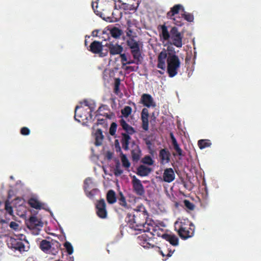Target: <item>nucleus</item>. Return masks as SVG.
Returning a JSON list of instances; mask_svg holds the SVG:
<instances>
[{"label":"nucleus","mask_w":261,"mask_h":261,"mask_svg":"<svg viewBox=\"0 0 261 261\" xmlns=\"http://www.w3.org/2000/svg\"><path fill=\"white\" fill-rule=\"evenodd\" d=\"M148 216L145 207L141 205L139 209L136 211L135 214L127 213L125 220L132 228L136 230H142L145 227Z\"/></svg>","instance_id":"nucleus-1"},{"label":"nucleus","mask_w":261,"mask_h":261,"mask_svg":"<svg viewBox=\"0 0 261 261\" xmlns=\"http://www.w3.org/2000/svg\"><path fill=\"white\" fill-rule=\"evenodd\" d=\"M175 230L183 240L192 237L194 234V225L188 219L176 221L174 223Z\"/></svg>","instance_id":"nucleus-2"},{"label":"nucleus","mask_w":261,"mask_h":261,"mask_svg":"<svg viewBox=\"0 0 261 261\" xmlns=\"http://www.w3.org/2000/svg\"><path fill=\"white\" fill-rule=\"evenodd\" d=\"M167 72L170 77H173L178 73L180 67V61L178 57L175 54H169L167 57Z\"/></svg>","instance_id":"nucleus-3"},{"label":"nucleus","mask_w":261,"mask_h":261,"mask_svg":"<svg viewBox=\"0 0 261 261\" xmlns=\"http://www.w3.org/2000/svg\"><path fill=\"white\" fill-rule=\"evenodd\" d=\"M28 227L32 230L33 233L37 235L43 227L42 222L36 216H31L27 223Z\"/></svg>","instance_id":"nucleus-4"},{"label":"nucleus","mask_w":261,"mask_h":261,"mask_svg":"<svg viewBox=\"0 0 261 261\" xmlns=\"http://www.w3.org/2000/svg\"><path fill=\"white\" fill-rule=\"evenodd\" d=\"M92 112L85 110L82 106H77L75 109L74 119L75 120L81 122L88 120V117L92 118Z\"/></svg>","instance_id":"nucleus-5"},{"label":"nucleus","mask_w":261,"mask_h":261,"mask_svg":"<svg viewBox=\"0 0 261 261\" xmlns=\"http://www.w3.org/2000/svg\"><path fill=\"white\" fill-rule=\"evenodd\" d=\"M144 226L142 230L144 232H148L152 238L154 236H157L163 238L164 235L167 234L165 233L164 230L160 228L159 226H153L146 223Z\"/></svg>","instance_id":"nucleus-6"},{"label":"nucleus","mask_w":261,"mask_h":261,"mask_svg":"<svg viewBox=\"0 0 261 261\" xmlns=\"http://www.w3.org/2000/svg\"><path fill=\"white\" fill-rule=\"evenodd\" d=\"M183 35L178 31L176 27H172L170 30V38L172 41V44L177 47L180 48L182 46Z\"/></svg>","instance_id":"nucleus-7"},{"label":"nucleus","mask_w":261,"mask_h":261,"mask_svg":"<svg viewBox=\"0 0 261 261\" xmlns=\"http://www.w3.org/2000/svg\"><path fill=\"white\" fill-rule=\"evenodd\" d=\"M96 213L101 219H106L108 216L106 203L103 199L97 200L95 206Z\"/></svg>","instance_id":"nucleus-8"},{"label":"nucleus","mask_w":261,"mask_h":261,"mask_svg":"<svg viewBox=\"0 0 261 261\" xmlns=\"http://www.w3.org/2000/svg\"><path fill=\"white\" fill-rule=\"evenodd\" d=\"M88 50L93 54H99L100 57H105L108 53L107 51L106 53H102L103 45L102 43L98 41H93L89 46L87 48Z\"/></svg>","instance_id":"nucleus-9"},{"label":"nucleus","mask_w":261,"mask_h":261,"mask_svg":"<svg viewBox=\"0 0 261 261\" xmlns=\"http://www.w3.org/2000/svg\"><path fill=\"white\" fill-rule=\"evenodd\" d=\"M167 57V53L165 49L160 52L158 56L157 67L162 70H157L156 72L161 74H163L164 73V71L166 69V60Z\"/></svg>","instance_id":"nucleus-10"},{"label":"nucleus","mask_w":261,"mask_h":261,"mask_svg":"<svg viewBox=\"0 0 261 261\" xmlns=\"http://www.w3.org/2000/svg\"><path fill=\"white\" fill-rule=\"evenodd\" d=\"M138 238L140 240V244L145 248H150L155 247L154 245V241L152 237L149 234H143L139 236Z\"/></svg>","instance_id":"nucleus-11"},{"label":"nucleus","mask_w":261,"mask_h":261,"mask_svg":"<svg viewBox=\"0 0 261 261\" xmlns=\"http://www.w3.org/2000/svg\"><path fill=\"white\" fill-rule=\"evenodd\" d=\"M132 185L134 192L138 196H143L145 194V190L141 181L135 175L133 176Z\"/></svg>","instance_id":"nucleus-12"},{"label":"nucleus","mask_w":261,"mask_h":261,"mask_svg":"<svg viewBox=\"0 0 261 261\" xmlns=\"http://www.w3.org/2000/svg\"><path fill=\"white\" fill-rule=\"evenodd\" d=\"M131 155L133 162H137L140 159L141 156V150L138 144L133 141L131 143Z\"/></svg>","instance_id":"nucleus-13"},{"label":"nucleus","mask_w":261,"mask_h":261,"mask_svg":"<svg viewBox=\"0 0 261 261\" xmlns=\"http://www.w3.org/2000/svg\"><path fill=\"white\" fill-rule=\"evenodd\" d=\"M140 102L147 108L155 107L156 106L152 97L149 94H143L141 97Z\"/></svg>","instance_id":"nucleus-14"},{"label":"nucleus","mask_w":261,"mask_h":261,"mask_svg":"<svg viewBox=\"0 0 261 261\" xmlns=\"http://www.w3.org/2000/svg\"><path fill=\"white\" fill-rule=\"evenodd\" d=\"M8 245L10 247L20 251L23 250L24 248V245L21 241L13 238H10Z\"/></svg>","instance_id":"nucleus-15"},{"label":"nucleus","mask_w":261,"mask_h":261,"mask_svg":"<svg viewBox=\"0 0 261 261\" xmlns=\"http://www.w3.org/2000/svg\"><path fill=\"white\" fill-rule=\"evenodd\" d=\"M148 117L149 112L148 109L147 108H143L141 114V118L142 127L145 131L148 130Z\"/></svg>","instance_id":"nucleus-16"},{"label":"nucleus","mask_w":261,"mask_h":261,"mask_svg":"<svg viewBox=\"0 0 261 261\" xmlns=\"http://www.w3.org/2000/svg\"><path fill=\"white\" fill-rule=\"evenodd\" d=\"M163 180L167 182H171L175 179V175L174 170L171 168L165 169L163 175Z\"/></svg>","instance_id":"nucleus-17"},{"label":"nucleus","mask_w":261,"mask_h":261,"mask_svg":"<svg viewBox=\"0 0 261 261\" xmlns=\"http://www.w3.org/2000/svg\"><path fill=\"white\" fill-rule=\"evenodd\" d=\"M185 8L182 5L180 4L175 5L173 7L171 8L170 10L167 13V16L169 19H172L173 17L177 14L179 11L183 12Z\"/></svg>","instance_id":"nucleus-18"},{"label":"nucleus","mask_w":261,"mask_h":261,"mask_svg":"<svg viewBox=\"0 0 261 261\" xmlns=\"http://www.w3.org/2000/svg\"><path fill=\"white\" fill-rule=\"evenodd\" d=\"M107 46L109 49L110 54L112 56L120 55L123 50V48L117 44H113L112 43L108 44Z\"/></svg>","instance_id":"nucleus-19"},{"label":"nucleus","mask_w":261,"mask_h":261,"mask_svg":"<svg viewBox=\"0 0 261 261\" xmlns=\"http://www.w3.org/2000/svg\"><path fill=\"white\" fill-rule=\"evenodd\" d=\"M158 29L159 30H161V31L160 33V37L161 40L167 41L170 39V32L168 31V28L165 24L159 25Z\"/></svg>","instance_id":"nucleus-20"},{"label":"nucleus","mask_w":261,"mask_h":261,"mask_svg":"<svg viewBox=\"0 0 261 261\" xmlns=\"http://www.w3.org/2000/svg\"><path fill=\"white\" fill-rule=\"evenodd\" d=\"M130 140L131 137L128 134L124 133L121 134L120 142L122 144V147L124 150H128L129 149V144L132 142Z\"/></svg>","instance_id":"nucleus-21"},{"label":"nucleus","mask_w":261,"mask_h":261,"mask_svg":"<svg viewBox=\"0 0 261 261\" xmlns=\"http://www.w3.org/2000/svg\"><path fill=\"white\" fill-rule=\"evenodd\" d=\"M170 153L166 149H162L159 152V157L162 164L168 163L170 161Z\"/></svg>","instance_id":"nucleus-22"},{"label":"nucleus","mask_w":261,"mask_h":261,"mask_svg":"<svg viewBox=\"0 0 261 261\" xmlns=\"http://www.w3.org/2000/svg\"><path fill=\"white\" fill-rule=\"evenodd\" d=\"M151 168L141 165L137 168V174L142 177L146 176L151 172Z\"/></svg>","instance_id":"nucleus-23"},{"label":"nucleus","mask_w":261,"mask_h":261,"mask_svg":"<svg viewBox=\"0 0 261 261\" xmlns=\"http://www.w3.org/2000/svg\"><path fill=\"white\" fill-rule=\"evenodd\" d=\"M163 239L169 242L170 244L174 246H177L179 243L178 237L174 234H168L164 235Z\"/></svg>","instance_id":"nucleus-24"},{"label":"nucleus","mask_w":261,"mask_h":261,"mask_svg":"<svg viewBox=\"0 0 261 261\" xmlns=\"http://www.w3.org/2000/svg\"><path fill=\"white\" fill-rule=\"evenodd\" d=\"M119 123L123 129H124L127 134L132 135L135 133V130L134 128L129 125L123 119H121Z\"/></svg>","instance_id":"nucleus-25"},{"label":"nucleus","mask_w":261,"mask_h":261,"mask_svg":"<svg viewBox=\"0 0 261 261\" xmlns=\"http://www.w3.org/2000/svg\"><path fill=\"white\" fill-rule=\"evenodd\" d=\"M95 137V145L99 146L102 145L104 139V136L101 129L98 128L94 133Z\"/></svg>","instance_id":"nucleus-26"},{"label":"nucleus","mask_w":261,"mask_h":261,"mask_svg":"<svg viewBox=\"0 0 261 261\" xmlns=\"http://www.w3.org/2000/svg\"><path fill=\"white\" fill-rule=\"evenodd\" d=\"M60 246L59 242L52 240V243L47 253L56 255L59 251Z\"/></svg>","instance_id":"nucleus-27"},{"label":"nucleus","mask_w":261,"mask_h":261,"mask_svg":"<svg viewBox=\"0 0 261 261\" xmlns=\"http://www.w3.org/2000/svg\"><path fill=\"white\" fill-rule=\"evenodd\" d=\"M170 137L172 141V144L173 146L174 149L176 151L177 153L179 156H182L183 154L182 153V149L180 148L176 138L173 135V134L172 133H170Z\"/></svg>","instance_id":"nucleus-28"},{"label":"nucleus","mask_w":261,"mask_h":261,"mask_svg":"<svg viewBox=\"0 0 261 261\" xmlns=\"http://www.w3.org/2000/svg\"><path fill=\"white\" fill-rule=\"evenodd\" d=\"M117 201L118 204L125 209H128L129 205L127 204L125 197L121 192H120L117 197Z\"/></svg>","instance_id":"nucleus-29"},{"label":"nucleus","mask_w":261,"mask_h":261,"mask_svg":"<svg viewBox=\"0 0 261 261\" xmlns=\"http://www.w3.org/2000/svg\"><path fill=\"white\" fill-rule=\"evenodd\" d=\"M51 243H52V240L48 241L46 240H43L40 243L39 247L42 251L47 253L50 248Z\"/></svg>","instance_id":"nucleus-30"},{"label":"nucleus","mask_w":261,"mask_h":261,"mask_svg":"<svg viewBox=\"0 0 261 261\" xmlns=\"http://www.w3.org/2000/svg\"><path fill=\"white\" fill-rule=\"evenodd\" d=\"M106 198L109 204H113L117 201L116 193L113 190H110L108 192Z\"/></svg>","instance_id":"nucleus-31"},{"label":"nucleus","mask_w":261,"mask_h":261,"mask_svg":"<svg viewBox=\"0 0 261 261\" xmlns=\"http://www.w3.org/2000/svg\"><path fill=\"white\" fill-rule=\"evenodd\" d=\"M131 49V54L133 55V58H138L141 57V52L140 49L139 44L135 47H132Z\"/></svg>","instance_id":"nucleus-32"},{"label":"nucleus","mask_w":261,"mask_h":261,"mask_svg":"<svg viewBox=\"0 0 261 261\" xmlns=\"http://www.w3.org/2000/svg\"><path fill=\"white\" fill-rule=\"evenodd\" d=\"M28 203L32 207L36 209H40L41 207V204L39 201L34 198L30 199Z\"/></svg>","instance_id":"nucleus-33"},{"label":"nucleus","mask_w":261,"mask_h":261,"mask_svg":"<svg viewBox=\"0 0 261 261\" xmlns=\"http://www.w3.org/2000/svg\"><path fill=\"white\" fill-rule=\"evenodd\" d=\"M212 143L209 140H200L198 142V145L199 147L202 149L206 147L211 146Z\"/></svg>","instance_id":"nucleus-34"},{"label":"nucleus","mask_w":261,"mask_h":261,"mask_svg":"<svg viewBox=\"0 0 261 261\" xmlns=\"http://www.w3.org/2000/svg\"><path fill=\"white\" fill-rule=\"evenodd\" d=\"M181 17L184 18L185 20H187L188 22H191L194 20V16L193 14L186 12L185 10L181 14Z\"/></svg>","instance_id":"nucleus-35"},{"label":"nucleus","mask_w":261,"mask_h":261,"mask_svg":"<svg viewBox=\"0 0 261 261\" xmlns=\"http://www.w3.org/2000/svg\"><path fill=\"white\" fill-rule=\"evenodd\" d=\"M132 109L129 106H125L121 111V113L123 117L127 118L132 113Z\"/></svg>","instance_id":"nucleus-36"},{"label":"nucleus","mask_w":261,"mask_h":261,"mask_svg":"<svg viewBox=\"0 0 261 261\" xmlns=\"http://www.w3.org/2000/svg\"><path fill=\"white\" fill-rule=\"evenodd\" d=\"M110 33L113 37L118 38L121 35L122 31L117 28H114L111 30Z\"/></svg>","instance_id":"nucleus-37"},{"label":"nucleus","mask_w":261,"mask_h":261,"mask_svg":"<svg viewBox=\"0 0 261 261\" xmlns=\"http://www.w3.org/2000/svg\"><path fill=\"white\" fill-rule=\"evenodd\" d=\"M121 160L122 166L125 168H128L130 166V163L127 159L125 154L122 153L121 156Z\"/></svg>","instance_id":"nucleus-38"},{"label":"nucleus","mask_w":261,"mask_h":261,"mask_svg":"<svg viewBox=\"0 0 261 261\" xmlns=\"http://www.w3.org/2000/svg\"><path fill=\"white\" fill-rule=\"evenodd\" d=\"M142 163L144 164L148 165H152L154 163V161L152 160L151 157L149 155H145L141 161Z\"/></svg>","instance_id":"nucleus-39"},{"label":"nucleus","mask_w":261,"mask_h":261,"mask_svg":"<svg viewBox=\"0 0 261 261\" xmlns=\"http://www.w3.org/2000/svg\"><path fill=\"white\" fill-rule=\"evenodd\" d=\"M81 103H83L85 106L88 107V109H89V111H91V112H92L94 111L95 105L94 103L90 102L87 100H84L83 102Z\"/></svg>","instance_id":"nucleus-40"},{"label":"nucleus","mask_w":261,"mask_h":261,"mask_svg":"<svg viewBox=\"0 0 261 261\" xmlns=\"http://www.w3.org/2000/svg\"><path fill=\"white\" fill-rule=\"evenodd\" d=\"M123 173V170L121 169L120 163L118 162L115 166V168L114 169V173L115 176H119L122 174Z\"/></svg>","instance_id":"nucleus-41"},{"label":"nucleus","mask_w":261,"mask_h":261,"mask_svg":"<svg viewBox=\"0 0 261 261\" xmlns=\"http://www.w3.org/2000/svg\"><path fill=\"white\" fill-rule=\"evenodd\" d=\"M117 125L115 122H112L111 124L109 133L111 136H114L116 134Z\"/></svg>","instance_id":"nucleus-42"},{"label":"nucleus","mask_w":261,"mask_h":261,"mask_svg":"<svg viewBox=\"0 0 261 261\" xmlns=\"http://www.w3.org/2000/svg\"><path fill=\"white\" fill-rule=\"evenodd\" d=\"M92 184V180L89 177L87 178L84 180V190H85V192H87V190H89V189L90 188V186Z\"/></svg>","instance_id":"nucleus-43"},{"label":"nucleus","mask_w":261,"mask_h":261,"mask_svg":"<svg viewBox=\"0 0 261 261\" xmlns=\"http://www.w3.org/2000/svg\"><path fill=\"white\" fill-rule=\"evenodd\" d=\"M120 85V80L119 79H116L114 84V92L116 94H118L119 92V87Z\"/></svg>","instance_id":"nucleus-44"},{"label":"nucleus","mask_w":261,"mask_h":261,"mask_svg":"<svg viewBox=\"0 0 261 261\" xmlns=\"http://www.w3.org/2000/svg\"><path fill=\"white\" fill-rule=\"evenodd\" d=\"M174 21V23L176 25H177L178 27H181L184 24V22L182 19V17H173L172 19Z\"/></svg>","instance_id":"nucleus-45"},{"label":"nucleus","mask_w":261,"mask_h":261,"mask_svg":"<svg viewBox=\"0 0 261 261\" xmlns=\"http://www.w3.org/2000/svg\"><path fill=\"white\" fill-rule=\"evenodd\" d=\"M98 192V190L97 189L95 188V189H93L92 190H91L90 191H89L88 190L87 192H85V193H86V195L88 197L92 198L94 196V195H95Z\"/></svg>","instance_id":"nucleus-46"},{"label":"nucleus","mask_w":261,"mask_h":261,"mask_svg":"<svg viewBox=\"0 0 261 261\" xmlns=\"http://www.w3.org/2000/svg\"><path fill=\"white\" fill-rule=\"evenodd\" d=\"M64 246L66 248L67 253L68 254H71L73 252V249L71 245V244L68 242H66L64 243Z\"/></svg>","instance_id":"nucleus-47"},{"label":"nucleus","mask_w":261,"mask_h":261,"mask_svg":"<svg viewBox=\"0 0 261 261\" xmlns=\"http://www.w3.org/2000/svg\"><path fill=\"white\" fill-rule=\"evenodd\" d=\"M141 57H138V58H134V60H130L128 61H127L125 62V65L126 64H131L135 63L137 65L141 64L142 61H141Z\"/></svg>","instance_id":"nucleus-48"},{"label":"nucleus","mask_w":261,"mask_h":261,"mask_svg":"<svg viewBox=\"0 0 261 261\" xmlns=\"http://www.w3.org/2000/svg\"><path fill=\"white\" fill-rule=\"evenodd\" d=\"M127 44L130 48H132L133 47L137 46V45H138L139 43L134 39L131 38L129 40H127Z\"/></svg>","instance_id":"nucleus-49"},{"label":"nucleus","mask_w":261,"mask_h":261,"mask_svg":"<svg viewBox=\"0 0 261 261\" xmlns=\"http://www.w3.org/2000/svg\"><path fill=\"white\" fill-rule=\"evenodd\" d=\"M5 210L10 215H12L13 209L9 200H6L5 202Z\"/></svg>","instance_id":"nucleus-50"},{"label":"nucleus","mask_w":261,"mask_h":261,"mask_svg":"<svg viewBox=\"0 0 261 261\" xmlns=\"http://www.w3.org/2000/svg\"><path fill=\"white\" fill-rule=\"evenodd\" d=\"M185 206L190 210H193L194 209V205L193 203L191 202L188 200H185L184 201Z\"/></svg>","instance_id":"nucleus-51"},{"label":"nucleus","mask_w":261,"mask_h":261,"mask_svg":"<svg viewBox=\"0 0 261 261\" xmlns=\"http://www.w3.org/2000/svg\"><path fill=\"white\" fill-rule=\"evenodd\" d=\"M20 133L24 136L29 135L30 133V130L28 127H23L20 129Z\"/></svg>","instance_id":"nucleus-52"},{"label":"nucleus","mask_w":261,"mask_h":261,"mask_svg":"<svg viewBox=\"0 0 261 261\" xmlns=\"http://www.w3.org/2000/svg\"><path fill=\"white\" fill-rule=\"evenodd\" d=\"M120 57L121 58V61L122 66L125 65V62H126L127 61V57H126L125 54L120 53Z\"/></svg>","instance_id":"nucleus-53"},{"label":"nucleus","mask_w":261,"mask_h":261,"mask_svg":"<svg viewBox=\"0 0 261 261\" xmlns=\"http://www.w3.org/2000/svg\"><path fill=\"white\" fill-rule=\"evenodd\" d=\"M114 145L116 149V151L120 152L121 151V148L118 140L116 139L115 140Z\"/></svg>","instance_id":"nucleus-54"},{"label":"nucleus","mask_w":261,"mask_h":261,"mask_svg":"<svg viewBox=\"0 0 261 261\" xmlns=\"http://www.w3.org/2000/svg\"><path fill=\"white\" fill-rule=\"evenodd\" d=\"M18 226H19L18 224L15 222L12 221L10 223V227L14 230H17L18 228Z\"/></svg>","instance_id":"nucleus-55"},{"label":"nucleus","mask_w":261,"mask_h":261,"mask_svg":"<svg viewBox=\"0 0 261 261\" xmlns=\"http://www.w3.org/2000/svg\"><path fill=\"white\" fill-rule=\"evenodd\" d=\"M174 251V250L172 251L171 250H168V253L167 254H164V252L162 251H161L160 253H161V255L163 256H166L167 257H170L172 255Z\"/></svg>","instance_id":"nucleus-56"},{"label":"nucleus","mask_w":261,"mask_h":261,"mask_svg":"<svg viewBox=\"0 0 261 261\" xmlns=\"http://www.w3.org/2000/svg\"><path fill=\"white\" fill-rule=\"evenodd\" d=\"M139 68L138 66H127L125 68L126 70H130L131 71H136Z\"/></svg>","instance_id":"nucleus-57"},{"label":"nucleus","mask_w":261,"mask_h":261,"mask_svg":"<svg viewBox=\"0 0 261 261\" xmlns=\"http://www.w3.org/2000/svg\"><path fill=\"white\" fill-rule=\"evenodd\" d=\"M105 122H106V119H98L97 120V122L96 123V124L98 125L99 124H105Z\"/></svg>","instance_id":"nucleus-58"},{"label":"nucleus","mask_w":261,"mask_h":261,"mask_svg":"<svg viewBox=\"0 0 261 261\" xmlns=\"http://www.w3.org/2000/svg\"><path fill=\"white\" fill-rule=\"evenodd\" d=\"M97 2H92V7L94 11V12H96V9L95 7L97 9Z\"/></svg>","instance_id":"nucleus-59"},{"label":"nucleus","mask_w":261,"mask_h":261,"mask_svg":"<svg viewBox=\"0 0 261 261\" xmlns=\"http://www.w3.org/2000/svg\"><path fill=\"white\" fill-rule=\"evenodd\" d=\"M137 7H135L133 5H130L129 7L128 8L130 10H136L137 9Z\"/></svg>","instance_id":"nucleus-60"},{"label":"nucleus","mask_w":261,"mask_h":261,"mask_svg":"<svg viewBox=\"0 0 261 261\" xmlns=\"http://www.w3.org/2000/svg\"><path fill=\"white\" fill-rule=\"evenodd\" d=\"M146 144L147 145H148V146H150V145H151V141H149V140H147V141H146Z\"/></svg>","instance_id":"nucleus-61"},{"label":"nucleus","mask_w":261,"mask_h":261,"mask_svg":"<svg viewBox=\"0 0 261 261\" xmlns=\"http://www.w3.org/2000/svg\"><path fill=\"white\" fill-rule=\"evenodd\" d=\"M132 33V30H129V31H128V32H127V33H126V35H127V36H130V34H131Z\"/></svg>","instance_id":"nucleus-62"},{"label":"nucleus","mask_w":261,"mask_h":261,"mask_svg":"<svg viewBox=\"0 0 261 261\" xmlns=\"http://www.w3.org/2000/svg\"><path fill=\"white\" fill-rule=\"evenodd\" d=\"M1 222H3H3H5V221H4L3 219H1V220H0V223H1Z\"/></svg>","instance_id":"nucleus-63"},{"label":"nucleus","mask_w":261,"mask_h":261,"mask_svg":"<svg viewBox=\"0 0 261 261\" xmlns=\"http://www.w3.org/2000/svg\"><path fill=\"white\" fill-rule=\"evenodd\" d=\"M85 45H87V41L86 40L85 41Z\"/></svg>","instance_id":"nucleus-64"}]
</instances>
